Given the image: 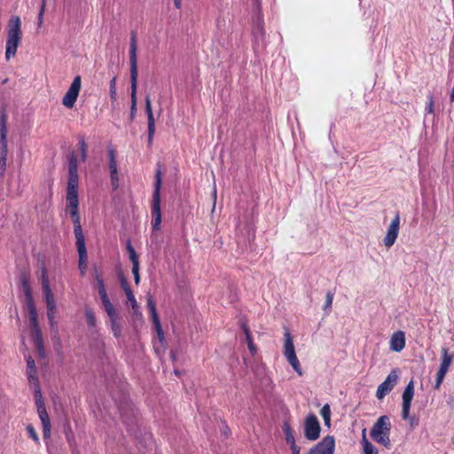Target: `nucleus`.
Here are the masks:
<instances>
[{"label":"nucleus","mask_w":454,"mask_h":454,"mask_svg":"<svg viewBox=\"0 0 454 454\" xmlns=\"http://www.w3.org/2000/svg\"><path fill=\"white\" fill-rule=\"evenodd\" d=\"M137 33H130L129 42V66H130V120L133 121L137 113Z\"/></svg>","instance_id":"obj_1"},{"label":"nucleus","mask_w":454,"mask_h":454,"mask_svg":"<svg viewBox=\"0 0 454 454\" xmlns=\"http://www.w3.org/2000/svg\"><path fill=\"white\" fill-rule=\"evenodd\" d=\"M22 31L21 20L19 16H12L7 24V38L5 45V60L9 61L15 57L17 50L21 43Z\"/></svg>","instance_id":"obj_2"},{"label":"nucleus","mask_w":454,"mask_h":454,"mask_svg":"<svg viewBox=\"0 0 454 454\" xmlns=\"http://www.w3.org/2000/svg\"><path fill=\"white\" fill-rule=\"evenodd\" d=\"M391 421L386 415L380 416L372 426L370 435L377 443L390 449L392 444L390 441Z\"/></svg>","instance_id":"obj_3"},{"label":"nucleus","mask_w":454,"mask_h":454,"mask_svg":"<svg viewBox=\"0 0 454 454\" xmlns=\"http://www.w3.org/2000/svg\"><path fill=\"white\" fill-rule=\"evenodd\" d=\"M161 171L159 168L155 174L154 188L153 198L151 201V214L153 217L152 227L153 231H158L161 224V211H160V189H161Z\"/></svg>","instance_id":"obj_4"},{"label":"nucleus","mask_w":454,"mask_h":454,"mask_svg":"<svg viewBox=\"0 0 454 454\" xmlns=\"http://www.w3.org/2000/svg\"><path fill=\"white\" fill-rule=\"evenodd\" d=\"M66 211L70 215L74 224V234L75 238L84 236L82 224L81 216L79 214V198L78 196H67Z\"/></svg>","instance_id":"obj_5"},{"label":"nucleus","mask_w":454,"mask_h":454,"mask_svg":"<svg viewBox=\"0 0 454 454\" xmlns=\"http://www.w3.org/2000/svg\"><path fill=\"white\" fill-rule=\"evenodd\" d=\"M284 355L293 369L301 376L303 374L302 369L295 354L292 335L287 330L285 333Z\"/></svg>","instance_id":"obj_6"},{"label":"nucleus","mask_w":454,"mask_h":454,"mask_svg":"<svg viewBox=\"0 0 454 454\" xmlns=\"http://www.w3.org/2000/svg\"><path fill=\"white\" fill-rule=\"evenodd\" d=\"M27 308L31 325V336L34 342H38L43 340V334L41 329L39 327L38 320H37V311L35 305L32 297L29 295L27 302Z\"/></svg>","instance_id":"obj_7"},{"label":"nucleus","mask_w":454,"mask_h":454,"mask_svg":"<svg viewBox=\"0 0 454 454\" xmlns=\"http://www.w3.org/2000/svg\"><path fill=\"white\" fill-rule=\"evenodd\" d=\"M453 359H454V355L449 354V350L447 348H444V347L442 348V349H441V360L442 361H441L440 368L436 374V380H435V385H434L435 389L440 388V387L446 376V373L453 362Z\"/></svg>","instance_id":"obj_8"},{"label":"nucleus","mask_w":454,"mask_h":454,"mask_svg":"<svg viewBox=\"0 0 454 454\" xmlns=\"http://www.w3.org/2000/svg\"><path fill=\"white\" fill-rule=\"evenodd\" d=\"M82 88V78L80 75H76L65 96L63 97L62 104L68 109H72L79 96Z\"/></svg>","instance_id":"obj_9"},{"label":"nucleus","mask_w":454,"mask_h":454,"mask_svg":"<svg viewBox=\"0 0 454 454\" xmlns=\"http://www.w3.org/2000/svg\"><path fill=\"white\" fill-rule=\"evenodd\" d=\"M321 427L317 416L309 414L304 421V436L309 441H316L319 438Z\"/></svg>","instance_id":"obj_10"},{"label":"nucleus","mask_w":454,"mask_h":454,"mask_svg":"<svg viewBox=\"0 0 454 454\" xmlns=\"http://www.w3.org/2000/svg\"><path fill=\"white\" fill-rule=\"evenodd\" d=\"M414 395V384L413 381L411 380L408 385L405 387L404 391L402 395L403 403H402V419L403 420H411V424H413V418H410V410L411 406V402Z\"/></svg>","instance_id":"obj_11"},{"label":"nucleus","mask_w":454,"mask_h":454,"mask_svg":"<svg viewBox=\"0 0 454 454\" xmlns=\"http://www.w3.org/2000/svg\"><path fill=\"white\" fill-rule=\"evenodd\" d=\"M335 439L333 435L325 436L312 447L307 454H334Z\"/></svg>","instance_id":"obj_12"},{"label":"nucleus","mask_w":454,"mask_h":454,"mask_svg":"<svg viewBox=\"0 0 454 454\" xmlns=\"http://www.w3.org/2000/svg\"><path fill=\"white\" fill-rule=\"evenodd\" d=\"M398 375L396 370H392L385 380L378 387L376 396L379 400L383 399L397 384Z\"/></svg>","instance_id":"obj_13"},{"label":"nucleus","mask_w":454,"mask_h":454,"mask_svg":"<svg viewBox=\"0 0 454 454\" xmlns=\"http://www.w3.org/2000/svg\"><path fill=\"white\" fill-rule=\"evenodd\" d=\"M399 229H400V215H399V213H396L395 216L391 221V223L387 228V234L383 239V243L387 247H391L395 244V242L398 237Z\"/></svg>","instance_id":"obj_14"},{"label":"nucleus","mask_w":454,"mask_h":454,"mask_svg":"<svg viewBox=\"0 0 454 454\" xmlns=\"http://www.w3.org/2000/svg\"><path fill=\"white\" fill-rule=\"evenodd\" d=\"M109 169L112 187L116 190L119 187V175L116 161V153L114 148H108Z\"/></svg>","instance_id":"obj_15"},{"label":"nucleus","mask_w":454,"mask_h":454,"mask_svg":"<svg viewBox=\"0 0 454 454\" xmlns=\"http://www.w3.org/2000/svg\"><path fill=\"white\" fill-rule=\"evenodd\" d=\"M145 103L148 124V144L151 145L155 134V120L153 113L152 101L149 95L145 97Z\"/></svg>","instance_id":"obj_16"},{"label":"nucleus","mask_w":454,"mask_h":454,"mask_svg":"<svg viewBox=\"0 0 454 454\" xmlns=\"http://www.w3.org/2000/svg\"><path fill=\"white\" fill-rule=\"evenodd\" d=\"M76 239V247L78 250L79 254V270H81L82 274L84 273V271L87 269V250H86V245H85V238L84 236H81L78 238H75Z\"/></svg>","instance_id":"obj_17"},{"label":"nucleus","mask_w":454,"mask_h":454,"mask_svg":"<svg viewBox=\"0 0 454 454\" xmlns=\"http://www.w3.org/2000/svg\"><path fill=\"white\" fill-rule=\"evenodd\" d=\"M104 309L109 317L111 329L114 336L115 338H119L121 334V325H120V323H118V315L114 305H111L110 307H106Z\"/></svg>","instance_id":"obj_18"},{"label":"nucleus","mask_w":454,"mask_h":454,"mask_svg":"<svg viewBox=\"0 0 454 454\" xmlns=\"http://www.w3.org/2000/svg\"><path fill=\"white\" fill-rule=\"evenodd\" d=\"M37 412L42 425L51 423L50 417L47 413L46 407L43 399L41 389H37L35 394Z\"/></svg>","instance_id":"obj_19"},{"label":"nucleus","mask_w":454,"mask_h":454,"mask_svg":"<svg viewBox=\"0 0 454 454\" xmlns=\"http://www.w3.org/2000/svg\"><path fill=\"white\" fill-rule=\"evenodd\" d=\"M147 307L152 317L153 324L157 331L160 338L163 337V331L161 329L160 318L156 309V304L152 296L147 297Z\"/></svg>","instance_id":"obj_20"},{"label":"nucleus","mask_w":454,"mask_h":454,"mask_svg":"<svg viewBox=\"0 0 454 454\" xmlns=\"http://www.w3.org/2000/svg\"><path fill=\"white\" fill-rule=\"evenodd\" d=\"M41 281H42V289L45 297V301H54V296L51 290L49 278L47 270L44 266L42 267L41 270Z\"/></svg>","instance_id":"obj_21"},{"label":"nucleus","mask_w":454,"mask_h":454,"mask_svg":"<svg viewBox=\"0 0 454 454\" xmlns=\"http://www.w3.org/2000/svg\"><path fill=\"white\" fill-rule=\"evenodd\" d=\"M390 348L393 351L400 352L405 347V334L403 331H397L393 333L390 339Z\"/></svg>","instance_id":"obj_22"},{"label":"nucleus","mask_w":454,"mask_h":454,"mask_svg":"<svg viewBox=\"0 0 454 454\" xmlns=\"http://www.w3.org/2000/svg\"><path fill=\"white\" fill-rule=\"evenodd\" d=\"M96 283H97L98 294H99L103 307L106 308V307H110L111 305H113L108 295H107V292H106V289L105 286L104 280L99 274H98L96 276Z\"/></svg>","instance_id":"obj_23"},{"label":"nucleus","mask_w":454,"mask_h":454,"mask_svg":"<svg viewBox=\"0 0 454 454\" xmlns=\"http://www.w3.org/2000/svg\"><path fill=\"white\" fill-rule=\"evenodd\" d=\"M78 173H68L67 196H78Z\"/></svg>","instance_id":"obj_24"},{"label":"nucleus","mask_w":454,"mask_h":454,"mask_svg":"<svg viewBox=\"0 0 454 454\" xmlns=\"http://www.w3.org/2000/svg\"><path fill=\"white\" fill-rule=\"evenodd\" d=\"M240 327L242 329V331L244 332V334L246 336V340H247V347H248V349L251 353L252 356H254L257 352V348L255 346V344L254 343L253 341V337H252V333L250 332V329L247 325V324L246 322H241L240 323Z\"/></svg>","instance_id":"obj_25"},{"label":"nucleus","mask_w":454,"mask_h":454,"mask_svg":"<svg viewBox=\"0 0 454 454\" xmlns=\"http://www.w3.org/2000/svg\"><path fill=\"white\" fill-rule=\"evenodd\" d=\"M363 450L364 454H378V450L365 437V429L363 431Z\"/></svg>","instance_id":"obj_26"},{"label":"nucleus","mask_w":454,"mask_h":454,"mask_svg":"<svg viewBox=\"0 0 454 454\" xmlns=\"http://www.w3.org/2000/svg\"><path fill=\"white\" fill-rule=\"evenodd\" d=\"M253 35L256 42L264 40V28L262 20H258L253 29Z\"/></svg>","instance_id":"obj_27"},{"label":"nucleus","mask_w":454,"mask_h":454,"mask_svg":"<svg viewBox=\"0 0 454 454\" xmlns=\"http://www.w3.org/2000/svg\"><path fill=\"white\" fill-rule=\"evenodd\" d=\"M78 146H79L80 153H81V160L84 162L87 160V158H88V145H87L84 137H82V136L78 137Z\"/></svg>","instance_id":"obj_28"},{"label":"nucleus","mask_w":454,"mask_h":454,"mask_svg":"<svg viewBox=\"0 0 454 454\" xmlns=\"http://www.w3.org/2000/svg\"><path fill=\"white\" fill-rule=\"evenodd\" d=\"M283 432L285 434L286 441L287 444L291 445V444L295 443V439L293 434L292 428L287 422H285L283 425Z\"/></svg>","instance_id":"obj_29"},{"label":"nucleus","mask_w":454,"mask_h":454,"mask_svg":"<svg viewBox=\"0 0 454 454\" xmlns=\"http://www.w3.org/2000/svg\"><path fill=\"white\" fill-rule=\"evenodd\" d=\"M68 173H78L77 155L72 153L68 159Z\"/></svg>","instance_id":"obj_30"},{"label":"nucleus","mask_w":454,"mask_h":454,"mask_svg":"<svg viewBox=\"0 0 454 454\" xmlns=\"http://www.w3.org/2000/svg\"><path fill=\"white\" fill-rule=\"evenodd\" d=\"M127 251L129 253V258L132 264L139 263V256L136 253L131 242L128 240L126 245Z\"/></svg>","instance_id":"obj_31"},{"label":"nucleus","mask_w":454,"mask_h":454,"mask_svg":"<svg viewBox=\"0 0 454 454\" xmlns=\"http://www.w3.org/2000/svg\"><path fill=\"white\" fill-rule=\"evenodd\" d=\"M85 317L89 326L95 327L97 324V319L95 313L91 308H85Z\"/></svg>","instance_id":"obj_32"},{"label":"nucleus","mask_w":454,"mask_h":454,"mask_svg":"<svg viewBox=\"0 0 454 454\" xmlns=\"http://www.w3.org/2000/svg\"><path fill=\"white\" fill-rule=\"evenodd\" d=\"M320 414L325 421V426L330 427L331 424V409L329 404H325L321 411Z\"/></svg>","instance_id":"obj_33"},{"label":"nucleus","mask_w":454,"mask_h":454,"mask_svg":"<svg viewBox=\"0 0 454 454\" xmlns=\"http://www.w3.org/2000/svg\"><path fill=\"white\" fill-rule=\"evenodd\" d=\"M110 98L112 102L116 101L117 99V90H116V77L114 76L110 81Z\"/></svg>","instance_id":"obj_34"},{"label":"nucleus","mask_w":454,"mask_h":454,"mask_svg":"<svg viewBox=\"0 0 454 454\" xmlns=\"http://www.w3.org/2000/svg\"><path fill=\"white\" fill-rule=\"evenodd\" d=\"M27 376H30V378L34 377V374H36V368L34 359L31 356H28L27 359Z\"/></svg>","instance_id":"obj_35"},{"label":"nucleus","mask_w":454,"mask_h":454,"mask_svg":"<svg viewBox=\"0 0 454 454\" xmlns=\"http://www.w3.org/2000/svg\"><path fill=\"white\" fill-rule=\"evenodd\" d=\"M125 294H126L127 299H128L129 302L130 303L134 312L137 313V310L138 309V305H137L136 298L132 293V290H129V292H127Z\"/></svg>","instance_id":"obj_36"},{"label":"nucleus","mask_w":454,"mask_h":454,"mask_svg":"<svg viewBox=\"0 0 454 454\" xmlns=\"http://www.w3.org/2000/svg\"><path fill=\"white\" fill-rule=\"evenodd\" d=\"M333 296H334V293L333 292L328 291L326 293L325 301V304L323 306L324 310H327V309H330L332 308L333 301Z\"/></svg>","instance_id":"obj_37"},{"label":"nucleus","mask_w":454,"mask_h":454,"mask_svg":"<svg viewBox=\"0 0 454 454\" xmlns=\"http://www.w3.org/2000/svg\"><path fill=\"white\" fill-rule=\"evenodd\" d=\"M6 121H7V116L4 113V114H2L1 118H0V136L1 135L7 136Z\"/></svg>","instance_id":"obj_38"},{"label":"nucleus","mask_w":454,"mask_h":454,"mask_svg":"<svg viewBox=\"0 0 454 454\" xmlns=\"http://www.w3.org/2000/svg\"><path fill=\"white\" fill-rule=\"evenodd\" d=\"M26 429L29 437L32 438L35 443H39V437L35 427L31 424H29L27 426Z\"/></svg>","instance_id":"obj_39"},{"label":"nucleus","mask_w":454,"mask_h":454,"mask_svg":"<svg viewBox=\"0 0 454 454\" xmlns=\"http://www.w3.org/2000/svg\"><path fill=\"white\" fill-rule=\"evenodd\" d=\"M46 2L47 0H41V7H40V11H39V13H38V27H41L42 24H43V14H44V12H45V6H46Z\"/></svg>","instance_id":"obj_40"},{"label":"nucleus","mask_w":454,"mask_h":454,"mask_svg":"<svg viewBox=\"0 0 454 454\" xmlns=\"http://www.w3.org/2000/svg\"><path fill=\"white\" fill-rule=\"evenodd\" d=\"M427 98H428V102L427 103V106H426V112L428 114H432L434 112V98L432 95H429Z\"/></svg>","instance_id":"obj_41"},{"label":"nucleus","mask_w":454,"mask_h":454,"mask_svg":"<svg viewBox=\"0 0 454 454\" xmlns=\"http://www.w3.org/2000/svg\"><path fill=\"white\" fill-rule=\"evenodd\" d=\"M132 274L134 276L135 284L138 285L140 283L139 263L132 264Z\"/></svg>","instance_id":"obj_42"},{"label":"nucleus","mask_w":454,"mask_h":454,"mask_svg":"<svg viewBox=\"0 0 454 454\" xmlns=\"http://www.w3.org/2000/svg\"><path fill=\"white\" fill-rule=\"evenodd\" d=\"M119 279H120L121 286L123 289V291L125 292V294L127 292H129V290H131V288L127 281V278H125V276L123 274H120Z\"/></svg>","instance_id":"obj_43"},{"label":"nucleus","mask_w":454,"mask_h":454,"mask_svg":"<svg viewBox=\"0 0 454 454\" xmlns=\"http://www.w3.org/2000/svg\"><path fill=\"white\" fill-rule=\"evenodd\" d=\"M56 311H57V309H53L52 310L47 309V317H48L49 323L51 327H53L56 325V322H55Z\"/></svg>","instance_id":"obj_44"},{"label":"nucleus","mask_w":454,"mask_h":454,"mask_svg":"<svg viewBox=\"0 0 454 454\" xmlns=\"http://www.w3.org/2000/svg\"><path fill=\"white\" fill-rule=\"evenodd\" d=\"M51 423L43 425V434L44 439H49L51 437Z\"/></svg>","instance_id":"obj_45"},{"label":"nucleus","mask_w":454,"mask_h":454,"mask_svg":"<svg viewBox=\"0 0 454 454\" xmlns=\"http://www.w3.org/2000/svg\"><path fill=\"white\" fill-rule=\"evenodd\" d=\"M28 378V381L30 384L34 385L35 387V391L37 389H40V387H39V380H38V378L36 377V374H34V377L30 378V376H27Z\"/></svg>","instance_id":"obj_46"},{"label":"nucleus","mask_w":454,"mask_h":454,"mask_svg":"<svg viewBox=\"0 0 454 454\" xmlns=\"http://www.w3.org/2000/svg\"><path fill=\"white\" fill-rule=\"evenodd\" d=\"M7 159H4V157H0V176H4L5 167H6Z\"/></svg>","instance_id":"obj_47"},{"label":"nucleus","mask_w":454,"mask_h":454,"mask_svg":"<svg viewBox=\"0 0 454 454\" xmlns=\"http://www.w3.org/2000/svg\"><path fill=\"white\" fill-rule=\"evenodd\" d=\"M35 346L41 356H44V348H43V340L40 341V344L38 342H34Z\"/></svg>","instance_id":"obj_48"},{"label":"nucleus","mask_w":454,"mask_h":454,"mask_svg":"<svg viewBox=\"0 0 454 454\" xmlns=\"http://www.w3.org/2000/svg\"><path fill=\"white\" fill-rule=\"evenodd\" d=\"M7 153H8L7 145H4V146H1L0 157H4V159H7Z\"/></svg>","instance_id":"obj_49"},{"label":"nucleus","mask_w":454,"mask_h":454,"mask_svg":"<svg viewBox=\"0 0 454 454\" xmlns=\"http://www.w3.org/2000/svg\"><path fill=\"white\" fill-rule=\"evenodd\" d=\"M290 448L292 450L293 454H300V447L295 443L291 444Z\"/></svg>","instance_id":"obj_50"},{"label":"nucleus","mask_w":454,"mask_h":454,"mask_svg":"<svg viewBox=\"0 0 454 454\" xmlns=\"http://www.w3.org/2000/svg\"><path fill=\"white\" fill-rule=\"evenodd\" d=\"M46 305H47V309L48 310H52L53 309H57L55 301H48V302H46Z\"/></svg>","instance_id":"obj_51"},{"label":"nucleus","mask_w":454,"mask_h":454,"mask_svg":"<svg viewBox=\"0 0 454 454\" xmlns=\"http://www.w3.org/2000/svg\"><path fill=\"white\" fill-rule=\"evenodd\" d=\"M0 145L1 146L7 145V136L1 135L0 136Z\"/></svg>","instance_id":"obj_52"},{"label":"nucleus","mask_w":454,"mask_h":454,"mask_svg":"<svg viewBox=\"0 0 454 454\" xmlns=\"http://www.w3.org/2000/svg\"><path fill=\"white\" fill-rule=\"evenodd\" d=\"M223 434L228 437L231 434V430L230 428L227 427V425H224V428H223Z\"/></svg>","instance_id":"obj_53"},{"label":"nucleus","mask_w":454,"mask_h":454,"mask_svg":"<svg viewBox=\"0 0 454 454\" xmlns=\"http://www.w3.org/2000/svg\"><path fill=\"white\" fill-rule=\"evenodd\" d=\"M174 4L176 9L181 8V0H174Z\"/></svg>","instance_id":"obj_54"},{"label":"nucleus","mask_w":454,"mask_h":454,"mask_svg":"<svg viewBox=\"0 0 454 454\" xmlns=\"http://www.w3.org/2000/svg\"><path fill=\"white\" fill-rule=\"evenodd\" d=\"M450 102H454V86H453V89L451 90V92H450Z\"/></svg>","instance_id":"obj_55"}]
</instances>
